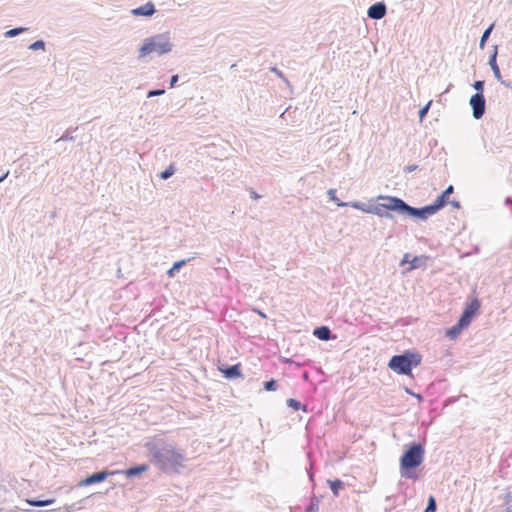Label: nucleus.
Returning a JSON list of instances; mask_svg holds the SVG:
<instances>
[{"mask_svg":"<svg viewBox=\"0 0 512 512\" xmlns=\"http://www.w3.org/2000/svg\"><path fill=\"white\" fill-rule=\"evenodd\" d=\"M143 447L147 450L150 463L167 475L179 474L185 467L184 450L177 448L174 442L162 435L148 438Z\"/></svg>","mask_w":512,"mask_h":512,"instance_id":"obj_1","label":"nucleus"},{"mask_svg":"<svg viewBox=\"0 0 512 512\" xmlns=\"http://www.w3.org/2000/svg\"><path fill=\"white\" fill-rule=\"evenodd\" d=\"M425 442L411 441L403 446L402 454L399 458V472L402 478L418 481L421 473L418 468L425 459Z\"/></svg>","mask_w":512,"mask_h":512,"instance_id":"obj_2","label":"nucleus"},{"mask_svg":"<svg viewBox=\"0 0 512 512\" xmlns=\"http://www.w3.org/2000/svg\"><path fill=\"white\" fill-rule=\"evenodd\" d=\"M378 200L390 201V213L397 214L403 218L416 221H426L431 216L439 212L434 203H430L421 207H414L405 200L397 196L379 195Z\"/></svg>","mask_w":512,"mask_h":512,"instance_id":"obj_3","label":"nucleus"},{"mask_svg":"<svg viewBox=\"0 0 512 512\" xmlns=\"http://www.w3.org/2000/svg\"><path fill=\"white\" fill-rule=\"evenodd\" d=\"M422 359V354L416 349H406L391 356L387 367L397 375L413 376V369L421 365Z\"/></svg>","mask_w":512,"mask_h":512,"instance_id":"obj_4","label":"nucleus"},{"mask_svg":"<svg viewBox=\"0 0 512 512\" xmlns=\"http://www.w3.org/2000/svg\"><path fill=\"white\" fill-rule=\"evenodd\" d=\"M173 46L168 32L147 37L139 47L138 59H142L151 53H156L158 56L168 54L172 51Z\"/></svg>","mask_w":512,"mask_h":512,"instance_id":"obj_5","label":"nucleus"},{"mask_svg":"<svg viewBox=\"0 0 512 512\" xmlns=\"http://www.w3.org/2000/svg\"><path fill=\"white\" fill-rule=\"evenodd\" d=\"M390 205H391L390 201H385L383 203H377L374 205L373 204L368 205V204L360 202V201L348 202V207L358 209L367 214L376 215L380 218H386V219L393 220L394 215L392 213H390V210H391Z\"/></svg>","mask_w":512,"mask_h":512,"instance_id":"obj_6","label":"nucleus"},{"mask_svg":"<svg viewBox=\"0 0 512 512\" xmlns=\"http://www.w3.org/2000/svg\"><path fill=\"white\" fill-rule=\"evenodd\" d=\"M481 301L474 297L467 301L458 319L470 326L471 322L480 314Z\"/></svg>","mask_w":512,"mask_h":512,"instance_id":"obj_7","label":"nucleus"},{"mask_svg":"<svg viewBox=\"0 0 512 512\" xmlns=\"http://www.w3.org/2000/svg\"><path fill=\"white\" fill-rule=\"evenodd\" d=\"M117 470H108V469H102L96 472H93L91 474H87L86 477L81 479L77 486L79 487H87L94 484L102 483L104 482L109 476H113L117 474Z\"/></svg>","mask_w":512,"mask_h":512,"instance_id":"obj_8","label":"nucleus"},{"mask_svg":"<svg viewBox=\"0 0 512 512\" xmlns=\"http://www.w3.org/2000/svg\"><path fill=\"white\" fill-rule=\"evenodd\" d=\"M217 370L222 374V376L225 379L230 381L243 378L242 364L240 362L233 365L227 363H220L217 366Z\"/></svg>","mask_w":512,"mask_h":512,"instance_id":"obj_9","label":"nucleus"},{"mask_svg":"<svg viewBox=\"0 0 512 512\" xmlns=\"http://www.w3.org/2000/svg\"><path fill=\"white\" fill-rule=\"evenodd\" d=\"M469 105L472 109L473 118L481 119L486 112V98L484 94H473L469 99Z\"/></svg>","mask_w":512,"mask_h":512,"instance_id":"obj_10","label":"nucleus"},{"mask_svg":"<svg viewBox=\"0 0 512 512\" xmlns=\"http://www.w3.org/2000/svg\"><path fill=\"white\" fill-rule=\"evenodd\" d=\"M147 463L133 464L123 470H117V474H123L127 479L139 478L143 473L149 470Z\"/></svg>","mask_w":512,"mask_h":512,"instance_id":"obj_11","label":"nucleus"},{"mask_svg":"<svg viewBox=\"0 0 512 512\" xmlns=\"http://www.w3.org/2000/svg\"><path fill=\"white\" fill-rule=\"evenodd\" d=\"M387 14V6L384 1L373 3L367 10L368 18L372 20H380Z\"/></svg>","mask_w":512,"mask_h":512,"instance_id":"obj_12","label":"nucleus"},{"mask_svg":"<svg viewBox=\"0 0 512 512\" xmlns=\"http://www.w3.org/2000/svg\"><path fill=\"white\" fill-rule=\"evenodd\" d=\"M312 335L321 341L335 340L337 338L329 326L326 325L316 326L313 329Z\"/></svg>","mask_w":512,"mask_h":512,"instance_id":"obj_13","label":"nucleus"},{"mask_svg":"<svg viewBox=\"0 0 512 512\" xmlns=\"http://www.w3.org/2000/svg\"><path fill=\"white\" fill-rule=\"evenodd\" d=\"M156 7L155 4L151 1L145 3L144 5H141L139 7H136L131 10V13L133 16L137 17H151L156 13Z\"/></svg>","mask_w":512,"mask_h":512,"instance_id":"obj_14","label":"nucleus"},{"mask_svg":"<svg viewBox=\"0 0 512 512\" xmlns=\"http://www.w3.org/2000/svg\"><path fill=\"white\" fill-rule=\"evenodd\" d=\"M454 192L453 185H449L445 190H443L434 200L433 203L435 207L440 211L443 209L448 203L450 199V195Z\"/></svg>","mask_w":512,"mask_h":512,"instance_id":"obj_15","label":"nucleus"},{"mask_svg":"<svg viewBox=\"0 0 512 512\" xmlns=\"http://www.w3.org/2000/svg\"><path fill=\"white\" fill-rule=\"evenodd\" d=\"M468 327L469 326L467 324H465L460 319H458L454 325H452L451 327L446 328L445 336L447 338H449L450 340H455Z\"/></svg>","mask_w":512,"mask_h":512,"instance_id":"obj_16","label":"nucleus"},{"mask_svg":"<svg viewBox=\"0 0 512 512\" xmlns=\"http://www.w3.org/2000/svg\"><path fill=\"white\" fill-rule=\"evenodd\" d=\"M497 56H498V45L493 46V50L491 51L488 59V65L490 66L494 77L496 80H501V71L497 63Z\"/></svg>","mask_w":512,"mask_h":512,"instance_id":"obj_17","label":"nucleus"},{"mask_svg":"<svg viewBox=\"0 0 512 512\" xmlns=\"http://www.w3.org/2000/svg\"><path fill=\"white\" fill-rule=\"evenodd\" d=\"M427 261H428V257L425 256V255L414 256L409 261V267H408L407 270L408 271H412V270H415V269H418V268H421V267H426Z\"/></svg>","mask_w":512,"mask_h":512,"instance_id":"obj_18","label":"nucleus"},{"mask_svg":"<svg viewBox=\"0 0 512 512\" xmlns=\"http://www.w3.org/2000/svg\"><path fill=\"white\" fill-rule=\"evenodd\" d=\"M192 258L181 259L175 261L173 265L167 270L168 277L173 278L176 274L191 260Z\"/></svg>","mask_w":512,"mask_h":512,"instance_id":"obj_19","label":"nucleus"},{"mask_svg":"<svg viewBox=\"0 0 512 512\" xmlns=\"http://www.w3.org/2000/svg\"><path fill=\"white\" fill-rule=\"evenodd\" d=\"M327 484L335 497H338L340 495V491L345 487L344 482L339 478L328 479Z\"/></svg>","mask_w":512,"mask_h":512,"instance_id":"obj_20","label":"nucleus"},{"mask_svg":"<svg viewBox=\"0 0 512 512\" xmlns=\"http://www.w3.org/2000/svg\"><path fill=\"white\" fill-rule=\"evenodd\" d=\"M26 502L30 506L44 507V506H49V505L54 504L56 502V499L55 498H47V499L28 498V499H26Z\"/></svg>","mask_w":512,"mask_h":512,"instance_id":"obj_21","label":"nucleus"},{"mask_svg":"<svg viewBox=\"0 0 512 512\" xmlns=\"http://www.w3.org/2000/svg\"><path fill=\"white\" fill-rule=\"evenodd\" d=\"M495 27V22L491 23L482 33V36L479 41V48L484 49L486 46V43Z\"/></svg>","mask_w":512,"mask_h":512,"instance_id":"obj_22","label":"nucleus"},{"mask_svg":"<svg viewBox=\"0 0 512 512\" xmlns=\"http://www.w3.org/2000/svg\"><path fill=\"white\" fill-rule=\"evenodd\" d=\"M336 193H337L336 189L330 188L327 191V195H328L329 200L333 201L338 207H348V202L341 201L337 197Z\"/></svg>","mask_w":512,"mask_h":512,"instance_id":"obj_23","label":"nucleus"},{"mask_svg":"<svg viewBox=\"0 0 512 512\" xmlns=\"http://www.w3.org/2000/svg\"><path fill=\"white\" fill-rule=\"evenodd\" d=\"M286 405H287V407L293 409L294 411H299V410L307 411L306 406L295 398H288L286 400Z\"/></svg>","mask_w":512,"mask_h":512,"instance_id":"obj_24","label":"nucleus"},{"mask_svg":"<svg viewBox=\"0 0 512 512\" xmlns=\"http://www.w3.org/2000/svg\"><path fill=\"white\" fill-rule=\"evenodd\" d=\"M176 172V166L174 163L169 164L163 171L159 173V177L162 180H167L172 177Z\"/></svg>","mask_w":512,"mask_h":512,"instance_id":"obj_25","label":"nucleus"},{"mask_svg":"<svg viewBox=\"0 0 512 512\" xmlns=\"http://www.w3.org/2000/svg\"><path fill=\"white\" fill-rule=\"evenodd\" d=\"M319 502V498L313 495L308 505L305 507V512H319Z\"/></svg>","mask_w":512,"mask_h":512,"instance_id":"obj_26","label":"nucleus"},{"mask_svg":"<svg viewBox=\"0 0 512 512\" xmlns=\"http://www.w3.org/2000/svg\"><path fill=\"white\" fill-rule=\"evenodd\" d=\"M28 28L26 27H15V28H12V29H9L7 31L4 32V37L5 38H13V37H16L20 34H22L23 32L27 31Z\"/></svg>","mask_w":512,"mask_h":512,"instance_id":"obj_27","label":"nucleus"},{"mask_svg":"<svg viewBox=\"0 0 512 512\" xmlns=\"http://www.w3.org/2000/svg\"><path fill=\"white\" fill-rule=\"evenodd\" d=\"M278 380L271 378L263 382V389L268 392H274L278 389Z\"/></svg>","mask_w":512,"mask_h":512,"instance_id":"obj_28","label":"nucleus"},{"mask_svg":"<svg viewBox=\"0 0 512 512\" xmlns=\"http://www.w3.org/2000/svg\"><path fill=\"white\" fill-rule=\"evenodd\" d=\"M423 512H437V501L435 496L429 495L427 498V505Z\"/></svg>","mask_w":512,"mask_h":512,"instance_id":"obj_29","label":"nucleus"},{"mask_svg":"<svg viewBox=\"0 0 512 512\" xmlns=\"http://www.w3.org/2000/svg\"><path fill=\"white\" fill-rule=\"evenodd\" d=\"M76 130H77V127H76V128H72V127L68 128V129L63 133V135H62V136L57 140V142H59V141H74V140H75V138H74V136L72 135V133H73L74 131H76Z\"/></svg>","mask_w":512,"mask_h":512,"instance_id":"obj_30","label":"nucleus"},{"mask_svg":"<svg viewBox=\"0 0 512 512\" xmlns=\"http://www.w3.org/2000/svg\"><path fill=\"white\" fill-rule=\"evenodd\" d=\"M45 47H46L45 41L42 39H39V40H36L33 43H31L29 45L28 49L37 51V50H45Z\"/></svg>","mask_w":512,"mask_h":512,"instance_id":"obj_31","label":"nucleus"},{"mask_svg":"<svg viewBox=\"0 0 512 512\" xmlns=\"http://www.w3.org/2000/svg\"><path fill=\"white\" fill-rule=\"evenodd\" d=\"M473 89H475V94H484L485 81L484 80H476L472 84Z\"/></svg>","mask_w":512,"mask_h":512,"instance_id":"obj_32","label":"nucleus"},{"mask_svg":"<svg viewBox=\"0 0 512 512\" xmlns=\"http://www.w3.org/2000/svg\"><path fill=\"white\" fill-rule=\"evenodd\" d=\"M432 104V100H430L426 105H424L423 107H421L418 111V116H419V119L422 121L426 115L428 114L429 112V109H430V106Z\"/></svg>","mask_w":512,"mask_h":512,"instance_id":"obj_33","label":"nucleus"},{"mask_svg":"<svg viewBox=\"0 0 512 512\" xmlns=\"http://www.w3.org/2000/svg\"><path fill=\"white\" fill-rule=\"evenodd\" d=\"M166 92V90L164 88H159V89H151L147 92V95L146 97L147 98H153V97H156V96H162L164 95Z\"/></svg>","mask_w":512,"mask_h":512,"instance_id":"obj_34","label":"nucleus"},{"mask_svg":"<svg viewBox=\"0 0 512 512\" xmlns=\"http://www.w3.org/2000/svg\"><path fill=\"white\" fill-rule=\"evenodd\" d=\"M404 390H405V392L408 395H411V396L415 397L419 402H422L424 400V397H423L422 394L416 393V392H414L412 389H410L408 387H404Z\"/></svg>","mask_w":512,"mask_h":512,"instance_id":"obj_35","label":"nucleus"},{"mask_svg":"<svg viewBox=\"0 0 512 512\" xmlns=\"http://www.w3.org/2000/svg\"><path fill=\"white\" fill-rule=\"evenodd\" d=\"M179 80V75L178 74H174L170 77V81H169V88H173L176 86L177 82Z\"/></svg>","mask_w":512,"mask_h":512,"instance_id":"obj_36","label":"nucleus"},{"mask_svg":"<svg viewBox=\"0 0 512 512\" xmlns=\"http://www.w3.org/2000/svg\"><path fill=\"white\" fill-rule=\"evenodd\" d=\"M418 169V165L416 164H410V165H406L403 169V171L405 173H411V172H414Z\"/></svg>","mask_w":512,"mask_h":512,"instance_id":"obj_37","label":"nucleus"},{"mask_svg":"<svg viewBox=\"0 0 512 512\" xmlns=\"http://www.w3.org/2000/svg\"><path fill=\"white\" fill-rule=\"evenodd\" d=\"M272 72H274L279 78L283 79L284 81L288 82L286 77L284 76V73L279 70L277 67H273L271 69Z\"/></svg>","mask_w":512,"mask_h":512,"instance_id":"obj_38","label":"nucleus"},{"mask_svg":"<svg viewBox=\"0 0 512 512\" xmlns=\"http://www.w3.org/2000/svg\"><path fill=\"white\" fill-rule=\"evenodd\" d=\"M248 191H249V195L252 199L258 200L261 198V195H259L253 188H249Z\"/></svg>","mask_w":512,"mask_h":512,"instance_id":"obj_39","label":"nucleus"},{"mask_svg":"<svg viewBox=\"0 0 512 512\" xmlns=\"http://www.w3.org/2000/svg\"><path fill=\"white\" fill-rule=\"evenodd\" d=\"M77 503H73L71 505H65L64 506V512H72L77 509L76 507Z\"/></svg>","mask_w":512,"mask_h":512,"instance_id":"obj_40","label":"nucleus"},{"mask_svg":"<svg viewBox=\"0 0 512 512\" xmlns=\"http://www.w3.org/2000/svg\"><path fill=\"white\" fill-rule=\"evenodd\" d=\"M448 204H450V205H451L453 208H455V209H460V208H461V203H460V201L455 200V199H454V200H451V201L449 200V203H448Z\"/></svg>","mask_w":512,"mask_h":512,"instance_id":"obj_41","label":"nucleus"},{"mask_svg":"<svg viewBox=\"0 0 512 512\" xmlns=\"http://www.w3.org/2000/svg\"><path fill=\"white\" fill-rule=\"evenodd\" d=\"M253 311L257 313L262 319H267V314L259 308H254Z\"/></svg>","mask_w":512,"mask_h":512,"instance_id":"obj_42","label":"nucleus"},{"mask_svg":"<svg viewBox=\"0 0 512 512\" xmlns=\"http://www.w3.org/2000/svg\"><path fill=\"white\" fill-rule=\"evenodd\" d=\"M512 501V495L510 492H507L504 496V504L509 505Z\"/></svg>","mask_w":512,"mask_h":512,"instance_id":"obj_43","label":"nucleus"},{"mask_svg":"<svg viewBox=\"0 0 512 512\" xmlns=\"http://www.w3.org/2000/svg\"><path fill=\"white\" fill-rule=\"evenodd\" d=\"M498 81H499V82L501 83V85H503L504 87H506V88H512V83H511V81H506V80H504L502 77H501V80H498Z\"/></svg>","mask_w":512,"mask_h":512,"instance_id":"obj_44","label":"nucleus"},{"mask_svg":"<svg viewBox=\"0 0 512 512\" xmlns=\"http://www.w3.org/2000/svg\"><path fill=\"white\" fill-rule=\"evenodd\" d=\"M409 257H410V254L405 253L402 260L400 261V266H403L404 264L409 263V261H410Z\"/></svg>","mask_w":512,"mask_h":512,"instance_id":"obj_45","label":"nucleus"},{"mask_svg":"<svg viewBox=\"0 0 512 512\" xmlns=\"http://www.w3.org/2000/svg\"><path fill=\"white\" fill-rule=\"evenodd\" d=\"M10 171L7 170L4 174L0 176V183H2L9 175Z\"/></svg>","mask_w":512,"mask_h":512,"instance_id":"obj_46","label":"nucleus"},{"mask_svg":"<svg viewBox=\"0 0 512 512\" xmlns=\"http://www.w3.org/2000/svg\"><path fill=\"white\" fill-rule=\"evenodd\" d=\"M505 205H506V206H510V205H512V198H511V197H507V198L505 199Z\"/></svg>","mask_w":512,"mask_h":512,"instance_id":"obj_47","label":"nucleus"},{"mask_svg":"<svg viewBox=\"0 0 512 512\" xmlns=\"http://www.w3.org/2000/svg\"><path fill=\"white\" fill-rule=\"evenodd\" d=\"M392 508H393L392 505L390 507H386L384 512H391Z\"/></svg>","mask_w":512,"mask_h":512,"instance_id":"obj_48","label":"nucleus"},{"mask_svg":"<svg viewBox=\"0 0 512 512\" xmlns=\"http://www.w3.org/2000/svg\"><path fill=\"white\" fill-rule=\"evenodd\" d=\"M392 498H393V496H387V497H386V499H385V501H386V502H390V501L392 500Z\"/></svg>","mask_w":512,"mask_h":512,"instance_id":"obj_49","label":"nucleus"},{"mask_svg":"<svg viewBox=\"0 0 512 512\" xmlns=\"http://www.w3.org/2000/svg\"><path fill=\"white\" fill-rule=\"evenodd\" d=\"M505 512H512L511 508L510 507H507Z\"/></svg>","mask_w":512,"mask_h":512,"instance_id":"obj_50","label":"nucleus"},{"mask_svg":"<svg viewBox=\"0 0 512 512\" xmlns=\"http://www.w3.org/2000/svg\"><path fill=\"white\" fill-rule=\"evenodd\" d=\"M510 458H512V453L509 455Z\"/></svg>","mask_w":512,"mask_h":512,"instance_id":"obj_51","label":"nucleus"}]
</instances>
